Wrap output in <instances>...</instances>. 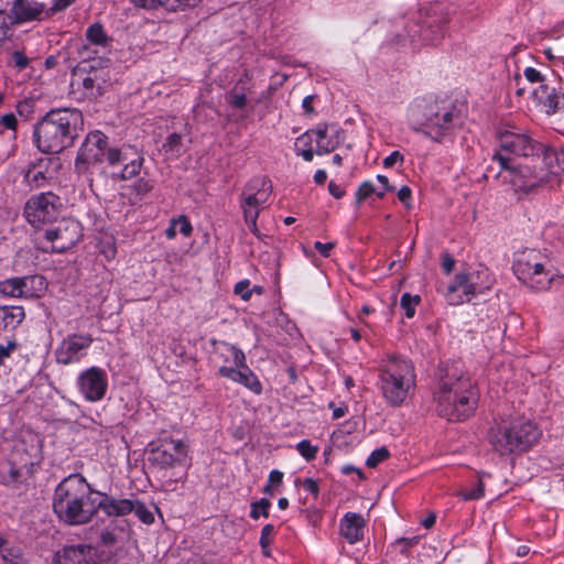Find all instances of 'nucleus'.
<instances>
[{
  "mask_svg": "<svg viewBox=\"0 0 564 564\" xmlns=\"http://www.w3.org/2000/svg\"><path fill=\"white\" fill-rule=\"evenodd\" d=\"M498 144L499 150L492 155V163L498 165L495 177H502L525 194L558 184L564 148L556 152L514 126L498 131Z\"/></svg>",
  "mask_w": 564,
  "mask_h": 564,
  "instance_id": "1",
  "label": "nucleus"
},
{
  "mask_svg": "<svg viewBox=\"0 0 564 564\" xmlns=\"http://www.w3.org/2000/svg\"><path fill=\"white\" fill-rule=\"evenodd\" d=\"M457 102L455 95L416 98L408 107V126L412 131L441 142L454 129Z\"/></svg>",
  "mask_w": 564,
  "mask_h": 564,
  "instance_id": "2",
  "label": "nucleus"
},
{
  "mask_svg": "<svg viewBox=\"0 0 564 564\" xmlns=\"http://www.w3.org/2000/svg\"><path fill=\"white\" fill-rule=\"evenodd\" d=\"M96 491L84 476L72 474L55 488L53 511L61 521L69 525L86 524L95 516L96 499L91 495H96Z\"/></svg>",
  "mask_w": 564,
  "mask_h": 564,
  "instance_id": "3",
  "label": "nucleus"
},
{
  "mask_svg": "<svg viewBox=\"0 0 564 564\" xmlns=\"http://www.w3.org/2000/svg\"><path fill=\"white\" fill-rule=\"evenodd\" d=\"M77 109H54L35 126L34 139L44 153H57L69 145L75 138L76 127L82 123Z\"/></svg>",
  "mask_w": 564,
  "mask_h": 564,
  "instance_id": "4",
  "label": "nucleus"
},
{
  "mask_svg": "<svg viewBox=\"0 0 564 564\" xmlns=\"http://www.w3.org/2000/svg\"><path fill=\"white\" fill-rule=\"evenodd\" d=\"M542 431L529 419H516L490 429L488 437L495 452L501 456L521 455L540 440Z\"/></svg>",
  "mask_w": 564,
  "mask_h": 564,
  "instance_id": "5",
  "label": "nucleus"
},
{
  "mask_svg": "<svg viewBox=\"0 0 564 564\" xmlns=\"http://www.w3.org/2000/svg\"><path fill=\"white\" fill-rule=\"evenodd\" d=\"M415 371L412 361L403 355H389L380 369L381 392L386 402L401 406L415 388Z\"/></svg>",
  "mask_w": 564,
  "mask_h": 564,
  "instance_id": "6",
  "label": "nucleus"
},
{
  "mask_svg": "<svg viewBox=\"0 0 564 564\" xmlns=\"http://www.w3.org/2000/svg\"><path fill=\"white\" fill-rule=\"evenodd\" d=\"M512 271L522 284L536 292L547 291L555 278L547 257L536 249L514 252Z\"/></svg>",
  "mask_w": 564,
  "mask_h": 564,
  "instance_id": "7",
  "label": "nucleus"
},
{
  "mask_svg": "<svg viewBox=\"0 0 564 564\" xmlns=\"http://www.w3.org/2000/svg\"><path fill=\"white\" fill-rule=\"evenodd\" d=\"M271 193V182L263 176L251 178L241 193L240 206L243 212L245 223L256 236L259 235L257 219L260 209L267 203Z\"/></svg>",
  "mask_w": 564,
  "mask_h": 564,
  "instance_id": "8",
  "label": "nucleus"
},
{
  "mask_svg": "<svg viewBox=\"0 0 564 564\" xmlns=\"http://www.w3.org/2000/svg\"><path fill=\"white\" fill-rule=\"evenodd\" d=\"M145 159L142 150L135 145L122 144L107 150V163L111 167L120 166V171L112 173L115 181H129L140 175Z\"/></svg>",
  "mask_w": 564,
  "mask_h": 564,
  "instance_id": "9",
  "label": "nucleus"
},
{
  "mask_svg": "<svg viewBox=\"0 0 564 564\" xmlns=\"http://www.w3.org/2000/svg\"><path fill=\"white\" fill-rule=\"evenodd\" d=\"M494 279L482 264L470 267L460 272V296L476 300L478 315H482L486 305V292L491 288Z\"/></svg>",
  "mask_w": 564,
  "mask_h": 564,
  "instance_id": "10",
  "label": "nucleus"
},
{
  "mask_svg": "<svg viewBox=\"0 0 564 564\" xmlns=\"http://www.w3.org/2000/svg\"><path fill=\"white\" fill-rule=\"evenodd\" d=\"M62 203L57 195L45 192L30 197L24 206V217L33 227H41L57 219Z\"/></svg>",
  "mask_w": 564,
  "mask_h": 564,
  "instance_id": "11",
  "label": "nucleus"
},
{
  "mask_svg": "<svg viewBox=\"0 0 564 564\" xmlns=\"http://www.w3.org/2000/svg\"><path fill=\"white\" fill-rule=\"evenodd\" d=\"M82 237V228L78 221L67 218L62 219L56 226L44 232L45 251L62 253L73 248Z\"/></svg>",
  "mask_w": 564,
  "mask_h": 564,
  "instance_id": "12",
  "label": "nucleus"
},
{
  "mask_svg": "<svg viewBox=\"0 0 564 564\" xmlns=\"http://www.w3.org/2000/svg\"><path fill=\"white\" fill-rule=\"evenodd\" d=\"M108 137L99 130L91 131L83 142L76 161L75 167L84 172L89 164L107 161Z\"/></svg>",
  "mask_w": 564,
  "mask_h": 564,
  "instance_id": "13",
  "label": "nucleus"
},
{
  "mask_svg": "<svg viewBox=\"0 0 564 564\" xmlns=\"http://www.w3.org/2000/svg\"><path fill=\"white\" fill-rule=\"evenodd\" d=\"M187 455V447L182 440L161 438L160 444L150 451L149 460L161 469L181 464Z\"/></svg>",
  "mask_w": 564,
  "mask_h": 564,
  "instance_id": "14",
  "label": "nucleus"
},
{
  "mask_svg": "<svg viewBox=\"0 0 564 564\" xmlns=\"http://www.w3.org/2000/svg\"><path fill=\"white\" fill-rule=\"evenodd\" d=\"M77 384L87 401H100L108 389L107 373L98 367H90L79 375Z\"/></svg>",
  "mask_w": 564,
  "mask_h": 564,
  "instance_id": "15",
  "label": "nucleus"
},
{
  "mask_svg": "<svg viewBox=\"0 0 564 564\" xmlns=\"http://www.w3.org/2000/svg\"><path fill=\"white\" fill-rule=\"evenodd\" d=\"M436 412L441 417H445L449 422L458 421V391L453 389V384L442 382L435 392Z\"/></svg>",
  "mask_w": 564,
  "mask_h": 564,
  "instance_id": "16",
  "label": "nucleus"
},
{
  "mask_svg": "<svg viewBox=\"0 0 564 564\" xmlns=\"http://www.w3.org/2000/svg\"><path fill=\"white\" fill-rule=\"evenodd\" d=\"M241 358L236 362L237 368L235 367H220L219 375L228 378L235 382H239L249 390H251L256 394H260L262 392V384L257 378V376L250 370L248 366L242 364V359H245V355H240Z\"/></svg>",
  "mask_w": 564,
  "mask_h": 564,
  "instance_id": "17",
  "label": "nucleus"
},
{
  "mask_svg": "<svg viewBox=\"0 0 564 564\" xmlns=\"http://www.w3.org/2000/svg\"><path fill=\"white\" fill-rule=\"evenodd\" d=\"M94 557L95 552L91 545H65L55 554L53 564H95Z\"/></svg>",
  "mask_w": 564,
  "mask_h": 564,
  "instance_id": "18",
  "label": "nucleus"
},
{
  "mask_svg": "<svg viewBox=\"0 0 564 564\" xmlns=\"http://www.w3.org/2000/svg\"><path fill=\"white\" fill-rule=\"evenodd\" d=\"M99 500H95V514L101 510L107 517H124L132 512V500L127 498H117L115 496L96 491Z\"/></svg>",
  "mask_w": 564,
  "mask_h": 564,
  "instance_id": "19",
  "label": "nucleus"
},
{
  "mask_svg": "<svg viewBox=\"0 0 564 564\" xmlns=\"http://www.w3.org/2000/svg\"><path fill=\"white\" fill-rule=\"evenodd\" d=\"M39 284L43 286V278L30 275L23 278H12L0 282V293L10 297H30L33 296L31 288Z\"/></svg>",
  "mask_w": 564,
  "mask_h": 564,
  "instance_id": "20",
  "label": "nucleus"
},
{
  "mask_svg": "<svg viewBox=\"0 0 564 564\" xmlns=\"http://www.w3.org/2000/svg\"><path fill=\"white\" fill-rule=\"evenodd\" d=\"M12 13L17 23L40 21L47 15L45 4L35 0H15Z\"/></svg>",
  "mask_w": 564,
  "mask_h": 564,
  "instance_id": "21",
  "label": "nucleus"
},
{
  "mask_svg": "<svg viewBox=\"0 0 564 564\" xmlns=\"http://www.w3.org/2000/svg\"><path fill=\"white\" fill-rule=\"evenodd\" d=\"M366 521L356 512H347L340 521V534L348 543L355 544L364 539Z\"/></svg>",
  "mask_w": 564,
  "mask_h": 564,
  "instance_id": "22",
  "label": "nucleus"
},
{
  "mask_svg": "<svg viewBox=\"0 0 564 564\" xmlns=\"http://www.w3.org/2000/svg\"><path fill=\"white\" fill-rule=\"evenodd\" d=\"M460 316L465 318L464 325L467 327L466 332H478L485 325V317L487 316L486 305L484 306L482 315L479 316L476 300H467L460 296Z\"/></svg>",
  "mask_w": 564,
  "mask_h": 564,
  "instance_id": "23",
  "label": "nucleus"
},
{
  "mask_svg": "<svg viewBox=\"0 0 564 564\" xmlns=\"http://www.w3.org/2000/svg\"><path fill=\"white\" fill-rule=\"evenodd\" d=\"M135 7L154 10L163 8L170 12L183 11L196 7L202 0H130Z\"/></svg>",
  "mask_w": 564,
  "mask_h": 564,
  "instance_id": "24",
  "label": "nucleus"
},
{
  "mask_svg": "<svg viewBox=\"0 0 564 564\" xmlns=\"http://www.w3.org/2000/svg\"><path fill=\"white\" fill-rule=\"evenodd\" d=\"M460 421L474 414L479 402V390L468 381L466 383L460 376Z\"/></svg>",
  "mask_w": 564,
  "mask_h": 564,
  "instance_id": "25",
  "label": "nucleus"
},
{
  "mask_svg": "<svg viewBox=\"0 0 564 564\" xmlns=\"http://www.w3.org/2000/svg\"><path fill=\"white\" fill-rule=\"evenodd\" d=\"M315 133L318 134L316 138V154L318 155L334 151L340 143L339 131L335 127L319 126L315 129Z\"/></svg>",
  "mask_w": 564,
  "mask_h": 564,
  "instance_id": "26",
  "label": "nucleus"
},
{
  "mask_svg": "<svg viewBox=\"0 0 564 564\" xmlns=\"http://www.w3.org/2000/svg\"><path fill=\"white\" fill-rule=\"evenodd\" d=\"M50 177L47 160H40L36 163H32L24 172V182L31 188H39L46 185Z\"/></svg>",
  "mask_w": 564,
  "mask_h": 564,
  "instance_id": "27",
  "label": "nucleus"
},
{
  "mask_svg": "<svg viewBox=\"0 0 564 564\" xmlns=\"http://www.w3.org/2000/svg\"><path fill=\"white\" fill-rule=\"evenodd\" d=\"M155 181L148 176H141L127 186V197L131 205L142 202L154 188Z\"/></svg>",
  "mask_w": 564,
  "mask_h": 564,
  "instance_id": "28",
  "label": "nucleus"
},
{
  "mask_svg": "<svg viewBox=\"0 0 564 564\" xmlns=\"http://www.w3.org/2000/svg\"><path fill=\"white\" fill-rule=\"evenodd\" d=\"M486 474L469 473L466 485L460 488V498L464 500H478L484 497Z\"/></svg>",
  "mask_w": 564,
  "mask_h": 564,
  "instance_id": "29",
  "label": "nucleus"
},
{
  "mask_svg": "<svg viewBox=\"0 0 564 564\" xmlns=\"http://www.w3.org/2000/svg\"><path fill=\"white\" fill-rule=\"evenodd\" d=\"M316 138L318 134L315 133V129H312L301 134L294 142L295 153L306 162H311L316 153Z\"/></svg>",
  "mask_w": 564,
  "mask_h": 564,
  "instance_id": "30",
  "label": "nucleus"
},
{
  "mask_svg": "<svg viewBox=\"0 0 564 564\" xmlns=\"http://www.w3.org/2000/svg\"><path fill=\"white\" fill-rule=\"evenodd\" d=\"M25 317L21 306H0V330L14 329Z\"/></svg>",
  "mask_w": 564,
  "mask_h": 564,
  "instance_id": "31",
  "label": "nucleus"
},
{
  "mask_svg": "<svg viewBox=\"0 0 564 564\" xmlns=\"http://www.w3.org/2000/svg\"><path fill=\"white\" fill-rule=\"evenodd\" d=\"M93 343V338L87 334H72L64 338L58 352H79L89 349Z\"/></svg>",
  "mask_w": 564,
  "mask_h": 564,
  "instance_id": "32",
  "label": "nucleus"
},
{
  "mask_svg": "<svg viewBox=\"0 0 564 564\" xmlns=\"http://www.w3.org/2000/svg\"><path fill=\"white\" fill-rule=\"evenodd\" d=\"M85 36L87 41L96 46L106 48L109 44V36L100 23H94L86 30Z\"/></svg>",
  "mask_w": 564,
  "mask_h": 564,
  "instance_id": "33",
  "label": "nucleus"
},
{
  "mask_svg": "<svg viewBox=\"0 0 564 564\" xmlns=\"http://www.w3.org/2000/svg\"><path fill=\"white\" fill-rule=\"evenodd\" d=\"M544 106L547 108V113L564 111V94L552 89L544 100Z\"/></svg>",
  "mask_w": 564,
  "mask_h": 564,
  "instance_id": "34",
  "label": "nucleus"
},
{
  "mask_svg": "<svg viewBox=\"0 0 564 564\" xmlns=\"http://www.w3.org/2000/svg\"><path fill=\"white\" fill-rule=\"evenodd\" d=\"M437 292L444 297V300L449 305L458 304V293L456 283L445 284L443 282H440L437 286Z\"/></svg>",
  "mask_w": 564,
  "mask_h": 564,
  "instance_id": "35",
  "label": "nucleus"
},
{
  "mask_svg": "<svg viewBox=\"0 0 564 564\" xmlns=\"http://www.w3.org/2000/svg\"><path fill=\"white\" fill-rule=\"evenodd\" d=\"M165 153H170L171 156H177L181 153L182 137L181 134L173 132L171 133L162 145Z\"/></svg>",
  "mask_w": 564,
  "mask_h": 564,
  "instance_id": "36",
  "label": "nucleus"
},
{
  "mask_svg": "<svg viewBox=\"0 0 564 564\" xmlns=\"http://www.w3.org/2000/svg\"><path fill=\"white\" fill-rule=\"evenodd\" d=\"M132 512L144 524H152L154 522L153 513L140 500H132Z\"/></svg>",
  "mask_w": 564,
  "mask_h": 564,
  "instance_id": "37",
  "label": "nucleus"
},
{
  "mask_svg": "<svg viewBox=\"0 0 564 564\" xmlns=\"http://www.w3.org/2000/svg\"><path fill=\"white\" fill-rule=\"evenodd\" d=\"M226 101L230 107L239 110H242L248 104L246 94L238 91L237 88H234L227 94Z\"/></svg>",
  "mask_w": 564,
  "mask_h": 564,
  "instance_id": "38",
  "label": "nucleus"
},
{
  "mask_svg": "<svg viewBox=\"0 0 564 564\" xmlns=\"http://www.w3.org/2000/svg\"><path fill=\"white\" fill-rule=\"evenodd\" d=\"M270 507H271L270 500L267 498H262V499L251 503V510H250L249 516L251 519H254V520L259 519L260 516L268 518Z\"/></svg>",
  "mask_w": 564,
  "mask_h": 564,
  "instance_id": "39",
  "label": "nucleus"
},
{
  "mask_svg": "<svg viewBox=\"0 0 564 564\" xmlns=\"http://www.w3.org/2000/svg\"><path fill=\"white\" fill-rule=\"evenodd\" d=\"M419 303H420L419 295L412 296L409 293H404L401 296L400 304H401V307L404 310L405 316L408 318H412L415 315V307Z\"/></svg>",
  "mask_w": 564,
  "mask_h": 564,
  "instance_id": "40",
  "label": "nucleus"
},
{
  "mask_svg": "<svg viewBox=\"0 0 564 564\" xmlns=\"http://www.w3.org/2000/svg\"><path fill=\"white\" fill-rule=\"evenodd\" d=\"M274 534V525L265 524L261 530V536L259 540V544L261 546L263 555H270L269 546L272 542V535Z\"/></svg>",
  "mask_w": 564,
  "mask_h": 564,
  "instance_id": "41",
  "label": "nucleus"
},
{
  "mask_svg": "<svg viewBox=\"0 0 564 564\" xmlns=\"http://www.w3.org/2000/svg\"><path fill=\"white\" fill-rule=\"evenodd\" d=\"M390 456V453L386 446H381L377 449H375L370 456L366 460V465L369 468L377 467L380 463L388 459Z\"/></svg>",
  "mask_w": 564,
  "mask_h": 564,
  "instance_id": "42",
  "label": "nucleus"
},
{
  "mask_svg": "<svg viewBox=\"0 0 564 564\" xmlns=\"http://www.w3.org/2000/svg\"><path fill=\"white\" fill-rule=\"evenodd\" d=\"M296 449L307 462L315 459L318 452V447L312 445L308 440H302L299 442Z\"/></svg>",
  "mask_w": 564,
  "mask_h": 564,
  "instance_id": "43",
  "label": "nucleus"
},
{
  "mask_svg": "<svg viewBox=\"0 0 564 564\" xmlns=\"http://www.w3.org/2000/svg\"><path fill=\"white\" fill-rule=\"evenodd\" d=\"M12 24V18L6 11H0V47L3 45L6 40L10 35V26Z\"/></svg>",
  "mask_w": 564,
  "mask_h": 564,
  "instance_id": "44",
  "label": "nucleus"
},
{
  "mask_svg": "<svg viewBox=\"0 0 564 564\" xmlns=\"http://www.w3.org/2000/svg\"><path fill=\"white\" fill-rule=\"evenodd\" d=\"M372 194H376V187L370 181L362 182L356 192V203L359 205Z\"/></svg>",
  "mask_w": 564,
  "mask_h": 564,
  "instance_id": "45",
  "label": "nucleus"
},
{
  "mask_svg": "<svg viewBox=\"0 0 564 564\" xmlns=\"http://www.w3.org/2000/svg\"><path fill=\"white\" fill-rule=\"evenodd\" d=\"M249 280L239 281L235 285V294L239 295L243 301H249L252 295V291L249 289Z\"/></svg>",
  "mask_w": 564,
  "mask_h": 564,
  "instance_id": "46",
  "label": "nucleus"
},
{
  "mask_svg": "<svg viewBox=\"0 0 564 564\" xmlns=\"http://www.w3.org/2000/svg\"><path fill=\"white\" fill-rule=\"evenodd\" d=\"M174 220L177 226V231H180L184 237H189L192 235L193 227L186 216L182 215L174 218Z\"/></svg>",
  "mask_w": 564,
  "mask_h": 564,
  "instance_id": "47",
  "label": "nucleus"
},
{
  "mask_svg": "<svg viewBox=\"0 0 564 564\" xmlns=\"http://www.w3.org/2000/svg\"><path fill=\"white\" fill-rule=\"evenodd\" d=\"M403 162L404 155L400 151H393L387 158H384L382 164L386 169H391L397 164L402 165Z\"/></svg>",
  "mask_w": 564,
  "mask_h": 564,
  "instance_id": "48",
  "label": "nucleus"
},
{
  "mask_svg": "<svg viewBox=\"0 0 564 564\" xmlns=\"http://www.w3.org/2000/svg\"><path fill=\"white\" fill-rule=\"evenodd\" d=\"M441 260L442 270L444 273L449 274L455 268L456 260L448 252H443Z\"/></svg>",
  "mask_w": 564,
  "mask_h": 564,
  "instance_id": "49",
  "label": "nucleus"
},
{
  "mask_svg": "<svg viewBox=\"0 0 564 564\" xmlns=\"http://www.w3.org/2000/svg\"><path fill=\"white\" fill-rule=\"evenodd\" d=\"M100 541L104 546H112L118 542V535L113 531L106 529L100 533Z\"/></svg>",
  "mask_w": 564,
  "mask_h": 564,
  "instance_id": "50",
  "label": "nucleus"
},
{
  "mask_svg": "<svg viewBox=\"0 0 564 564\" xmlns=\"http://www.w3.org/2000/svg\"><path fill=\"white\" fill-rule=\"evenodd\" d=\"M302 486L304 488L305 491L310 492L311 495H313L315 498L318 496L319 494V487H318V484L316 480H314L313 478H305L303 481H302Z\"/></svg>",
  "mask_w": 564,
  "mask_h": 564,
  "instance_id": "51",
  "label": "nucleus"
},
{
  "mask_svg": "<svg viewBox=\"0 0 564 564\" xmlns=\"http://www.w3.org/2000/svg\"><path fill=\"white\" fill-rule=\"evenodd\" d=\"M335 242H326L323 243L321 241H316L314 243V248L319 252L324 258H328L330 256V251L335 248Z\"/></svg>",
  "mask_w": 564,
  "mask_h": 564,
  "instance_id": "52",
  "label": "nucleus"
},
{
  "mask_svg": "<svg viewBox=\"0 0 564 564\" xmlns=\"http://www.w3.org/2000/svg\"><path fill=\"white\" fill-rule=\"evenodd\" d=\"M524 77H525L530 83H533V84L543 82V76H542V74H541L538 69H535V68H533V67H527V68L524 69Z\"/></svg>",
  "mask_w": 564,
  "mask_h": 564,
  "instance_id": "53",
  "label": "nucleus"
},
{
  "mask_svg": "<svg viewBox=\"0 0 564 564\" xmlns=\"http://www.w3.org/2000/svg\"><path fill=\"white\" fill-rule=\"evenodd\" d=\"M12 59H13L14 65L19 69H24L29 65V58L22 52H19V51L14 52L12 54Z\"/></svg>",
  "mask_w": 564,
  "mask_h": 564,
  "instance_id": "54",
  "label": "nucleus"
},
{
  "mask_svg": "<svg viewBox=\"0 0 564 564\" xmlns=\"http://www.w3.org/2000/svg\"><path fill=\"white\" fill-rule=\"evenodd\" d=\"M377 180L382 186V192H376V195L379 198H382L386 195V193L393 191V187L389 184V180L387 176L379 174L377 175Z\"/></svg>",
  "mask_w": 564,
  "mask_h": 564,
  "instance_id": "55",
  "label": "nucleus"
},
{
  "mask_svg": "<svg viewBox=\"0 0 564 564\" xmlns=\"http://www.w3.org/2000/svg\"><path fill=\"white\" fill-rule=\"evenodd\" d=\"M0 122L10 130H15L17 128V118L13 113H6L1 117Z\"/></svg>",
  "mask_w": 564,
  "mask_h": 564,
  "instance_id": "56",
  "label": "nucleus"
},
{
  "mask_svg": "<svg viewBox=\"0 0 564 564\" xmlns=\"http://www.w3.org/2000/svg\"><path fill=\"white\" fill-rule=\"evenodd\" d=\"M412 191L408 185H403L398 191V198L400 202H402L404 205L409 206V202L411 199Z\"/></svg>",
  "mask_w": 564,
  "mask_h": 564,
  "instance_id": "57",
  "label": "nucleus"
},
{
  "mask_svg": "<svg viewBox=\"0 0 564 564\" xmlns=\"http://www.w3.org/2000/svg\"><path fill=\"white\" fill-rule=\"evenodd\" d=\"M282 480H283L282 471H280L278 469H273L270 471L269 479H268L269 484H271L272 486H279L282 484Z\"/></svg>",
  "mask_w": 564,
  "mask_h": 564,
  "instance_id": "58",
  "label": "nucleus"
},
{
  "mask_svg": "<svg viewBox=\"0 0 564 564\" xmlns=\"http://www.w3.org/2000/svg\"><path fill=\"white\" fill-rule=\"evenodd\" d=\"M328 191L330 195L334 196L335 198H341L345 194L344 188L334 182H330L328 184Z\"/></svg>",
  "mask_w": 564,
  "mask_h": 564,
  "instance_id": "59",
  "label": "nucleus"
},
{
  "mask_svg": "<svg viewBox=\"0 0 564 564\" xmlns=\"http://www.w3.org/2000/svg\"><path fill=\"white\" fill-rule=\"evenodd\" d=\"M21 477V471L18 467H15L14 465H10V468L8 470V479H7V482H17L19 481Z\"/></svg>",
  "mask_w": 564,
  "mask_h": 564,
  "instance_id": "60",
  "label": "nucleus"
},
{
  "mask_svg": "<svg viewBox=\"0 0 564 564\" xmlns=\"http://www.w3.org/2000/svg\"><path fill=\"white\" fill-rule=\"evenodd\" d=\"M17 349V343L14 338H7L4 344H0V352H10Z\"/></svg>",
  "mask_w": 564,
  "mask_h": 564,
  "instance_id": "61",
  "label": "nucleus"
},
{
  "mask_svg": "<svg viewBox=\"0 0 564 564\" xmlns=\"http://www.w3.org/2000/svg\"><path fill=\"white\" fill-rule=\"evenodd\" d=\"M75 1L76 0H55L52 9L54 11H63L66 8H68L70 4H73Z\"/></svg>",
  "mask_w": 564,
  "mask_h": 564,
  "instance_id": "62",
  "label": "nucleus"
},
{
  "mask_svg": "<svg viewBox=\"0 0 564 564\" xmlns=\"http://www.w3.org/2000/svg\"><path fill=\"white\" fill-rule=\"evenodd\" d=\"M177 235V226L174 219H171L170 226L165 230V236L167 239H174Z\"/></svg>",
  "mask_w": 564,
  "mask_h": 564,
  "instance_id": "63",
  "label": "nucleus"
},
{
  "mask_svg": "<svg viewBox=\"0 0 564 564\" xmlns=\"http://www.w3.org/2000/svg\"><path fill=\"white\" fill-rule=\"evenodd\" d=\"M102 253L108 260H111L116 257L117 248L113 243H109L104 248Z\"/></svg>",
  "mask_w": 564,
  "mask_h": 564,
  "instance_id": "64",
  "label": "nucleus"
}]
</instances>
